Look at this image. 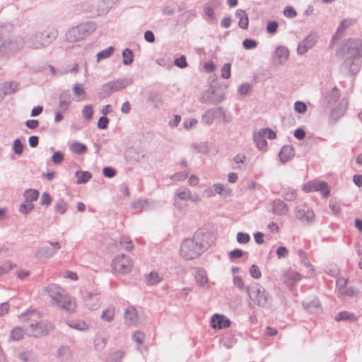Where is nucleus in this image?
I'll return each instance as SVG.
<instances>
[{
    "mask_svg": "<svg viewBox=\"0 0 362 362\" xmlns=\"http://www.w3.org/2000/svg\"><path fill=\"white\" fill-rule=\"evenodd\" d=\"M20 317L22 319L25 333L30 337H43L54 329V324L43 320L40 312L36 310H28Z\"/></svg>",
    "mask_w": 362,
    "mask_h": 362,
    "instance_id": "1",
    "label": "nucleus"
},
{
    "mask_svg": "<svg viewBox=\"0 0 362 362\" xmlns=\"http://www.w3.org/2000/svg\"><path fill=\"white\" fill-rule=\"evenodd\" d=\"M211 235L202 230H197L192 238H186L180 245L181 256L185 259L198 257L211 245Z\"/></svg>",
    "mask_w": 362,
    "mask_h": 362,
    "instance_id": "2",
    "label": "nucleus"
},
{
    "mask_svg": "<svg viewBox=\"0 0 362 362\" xmlns=\"http://www.w3.org/2000/svg\"><path fill=\"white\" fill-rule=\"evenodd\" d=\"M45 291L52 298L54 305L69 313L75 311L76 307L75 300L68 295L62 287L52 284L46 287Z\"/></svg>",
    "mask_w": 362,
    "mask_h": 362,
    "instance_id": "3",
    "label": "nucleus"
},
{
    "mask_svg": "<svg viewBox=\"0 0 362 362\" xmlns=\"http://www.w3.org/2000/svg\"><path fill=\"white\" fill-rule=\"evenodd\" d=\"M58 30L48 28L43 31L27 35V45L32 49H41L50 45L58 36Z\"/></svg>",
    "mask_w": 362,
    "mask_h": 362,
    "instance_id": "4",
    "label": "nucleus"
},
{
    "mask_svg": "<svg viewBox=\"0 0 362 362\" xmlns=\"http://www.w3.org/2000/svg\"><path fill=\"white\" fill-rule=\"evenodd\" d=\"M96 28V23L93 21L81 23L66 32V39L69 42H79L90 36Z\"/></svg>",
    "mask_w": 362,
    "mask_h": 362,
    "instance_id": "5",
    "label": "nucleus"
},
{
    "mask_svg": "<svg viewBox=\"0 0 362 362\" xmlns=\"http://www.w3.org/2000/svg\"><path fill=\"white\" fill-rule=\"evenodd\" d=\"M246 292L250 298L259 307L267 308L272 306V296L259 284L255 283L246 288Z\"/></svg>",
    "mask_w": 362,
    "mask_h": 362,
    "instance_id": "6",
    "label": "nucleus"
},
{
    "mask_svg": "<svg viewBox=\"0 0 362 362\" xmlns=\"http://www.w3.org/2000/svg\"><path fill=\"white\" fill-rule=\"evenodd\" d=\"M133 83L132 78H122L104 83L99 93L101 98L109 97L112 93L120 91Z\"/></svg>",
    "mask_w": 362,
    "mask_h": 362,
    "instance_id": "7",
    "label": "nucleus"
},
{
    "mask_svg": "<svg viewBox=\"0 0 362 362\" xmlns=\"http://www.w3.org/2000/svg\"><path fill=\"white\" fill-rule=\"evenodd\" d=\"M97 1H85L77 4L74 10V13L76 15L86 13L90 16H100L106 13L108 11L109 5L105 6H98Z\"/></svg>",
    "mask_w": 362,
    "mask_h": 362,
    "instance_id": "8",
    "label": "nucleus"
},
{
    "mask_svg": "<svg viewBox=\"0 0 362 362\" xmlns=\"http://www.w3.org/2000/svg\"><path fill=\"white\" fill-rule=\"evenodd\" d=\"M27 45V40L24 37L18 36L12 40H5L0 45V55L6 56L8 54L15 53Z\"/></svg>",
    "mask_w": 362,
    "mask_h": 362,
    "instance_id": "9",
    "label": "nucleus"
},
{
    "mask_svg": "<svg viewBox=\"0 0 362 362\" xmlns=\"http://www.w3.org/2000/svg\"><path fill=\"white\" fill-rule=\"evenodd\" d=\"M112 268L115 273L126 274L132 269V262L130 257L124 254L116 255L112 261Z\"/></svg>",
    "mask_w": 362,
    "mask_h": 362,
    "instance_id": "10",
    "label": "nucleus"
},
{
    "mask_svg": "<svg viewBox=\"0 0 362 362\" xmlns=\"http://www.w3.org/2000/svg\"><path fill=\"white\" fill-rule=\"evenodd\" d=\"M295 216L303 223L311 224L315 221L314 211L306 204H299L296 206Z\"/></svg>",
    "mask_w": 362,
    "mask_h": 362,
    "instance_id": "11",
    "label": "nucleus"
},
{
    "mask_svg": "<svg viewBox=\"0 0 362 362\" xmlns=\"http://www.w3.org/2000/svg\"><path fill=\"white\" fill-rule=\"evenodd\" d=\"M303 189L305 192H320L324 197H328L330 193V189L326 182L316 180L305 184L303 187Z\"/></svg>",
    "mask_w": 362,
    "mask_h": 362,
    "instance_id": "12",
    "label": "nucleus"
},
{
    "mask_svg": "<svg viewBox=\"0 0 362 362\" xmlns=\"http://www.w3.org/2000/svg\"><path fill=\"white\" fill-rule=\"evenodd\" d=\"M225 99V95L223 93H218L214 88H209L204 91L199 101L204 104L218 105Z\"/></svg>",
    "mask_w": 362,
    "mask_h": 362,
    "instance_id": "13",
    "label": "nucleus"
},
{
    "mask_svg": "<svg viewBox=\"0 0 362 362\" xmlns=\"http://www.w3.org/2000/svg\"><path fill=\"white\" fill-rule=\"evenodd\" d=\"M318 35L316 32L310 33L302 42H300L297 47V52L302 55L311 49L317 42Z\"/></svg>",
    "mask_w": 362,
    "mask_h": 362,
    "instance_id": "14",
    "label": "nucleus"
},
{
    "mask_svg": "<svg viewBox=\"0 0 362 362\" xmlns=\"http://www.w3.org/2000/svg\"><path fill=\"white\" fill-rule=\"evenodd\" d=\"M191 198L190 190L185 187L177 188L175 193L174 204L178 209L182 210L186 207V204L180 203V201H188Z\"/></svg>",
    "mask_w": 362,
    "mask_h": 362,
    "instance_id": "15",
    "label": "nucleus"
},
{
    "mask_svg": "<svg viewBox=\"0 0 362 362\" xmlns=\"http://www.w3.org/2000/svg\"><path fill=\"white\" fill-rule=\"evenodd\" d=\"M49 246H43L39 248L36 255L45 259L52 257L60 249V245L58 242H49Z\"/></svg>",
    "mask_w": 362,
    "mask_h": 362,
    "instance_id": "16",
    "label": "nucleus"
},
{
    "mask_svg": "<svg viewBox=\"0 0 362 362\" xmlns=\"http://www.w3.org/2000/svg\"><path fill=\"white\" fill-rule=\"evenodd\" d=\"M221 0H210L204 5V18L206 21H214L216 20L215 10L221 4Z\"/></svg>",
    "mask_w": 362,
    "mask_h": 362,
    "instance_id": "17",
    "label": "nucleus"
},
{
    "mask_svg": "<svg viewBox=\"0 0 362 362\" xmlns=\"http://www.w3.org/2000/svg\"><path fill=\"white\" fill-rule=\"evenodd\" d=\"M361 57V53L359 50H356L354 56L350 59H345L344 62L341 65L342 67L349 68V72L352 75H355L360 71V65L357 59Z\"/></svg>",
    "mask_w": 362,
    "mask_h": 362,
    "instance_id": "18",
    "label": "nucleus"
},
{
    "mask_svg": "<svg viewBox=\"0 0 362 362\" xmlns=\"http://www.w3.org/2000/svg\"><path fill=\"white\" fill-rule=\"evenodd\" d=\"M98 295V293L89 291H85L82 293V297L88 309L95 310L99 308L100 303Z\"/></svg>",
    "mask_w": 362,
    "mask_h": 362,
    "instance_id": "19",
    "label": "nucleus"
},
{
    "mask_svg": "<svg viewBox=\"0 0 362 362\" xmlns=\"http://www.w3.org/2000/svg\"><path fill=\"white\" fill-rule=\"evenodd\" d=\"M230 325V320L223 315L214 314L211 319V326L214 329H224Z\"/></svg>",
    "mask_w": 362,
    "mask_h": 362,
    "instance_id": "20",
    "label": "nucleus"
},
{
    "mask_svg": "<svg viewBox=\"0 0 362 362\" xmlns=\"http://www.w3.org/2000/svg\"><path fill=\"white\" fill-rule=\"evenodd\" d=\"M305 310L311 314L318 315L322 312V306L317 298L313 300H304L302 303Z\"/></svg>",
    "mask_w": 362,
    "mask_h": 362,
    "instance_id": "21",
    "label": "nucleus"
},
{
    "mask_svg": "<svg viewBox=\"0 0 362 362\" xmlns=\"http://www.w3.org/2000/svg\"><path fill=\"white\" fill-rule=\"evenodd\" d=\"M19 83L16 81H8L0 83V96L11 95L18 90Z\"/></svg>",
    "mask_w": 362,
    "mask_h": 362,
    "instance_id": "22",
    "label": "nucleus"
},
{
    "mask_svg": "<svg viewBox=\"0 0 362 362\" xmlns=\"http://www.w3.org/2000/svg\"><path fill=\"white\" fill-rule=\"evenodd\" d=\"M221 110V107H213L207 110L202 117V122L207 124H211L214 119H218V112L217 111Z\"/></svg>",
    "mask_w": 362,
    "mask_h": 362,
    "instance_id": "23",
    "label": "nucleus"
},
{
    "mask_svg": "<svg viewBox=\"0 0 362 362\" xmlns=\"http://www.w3.org/2000/svg\"><path fill=\"white\" fill-rule=\"evenodd\" d=\"M273 212L276 215H286L288 211V206L280 199H276L272 204Z\"/></svg>",
    "mask_w": 362,
    "mask_h": 362,
    "instance_id": "24",
    "label": "nucleus"
},
{
    "mask_svg": "<svg viewBox=\"0 0 362 362\" xmlns=\"http://www.w3.org/2000/svg\"><path fill=\"white\" fill-rule=\"evenodd\" d=\"M301 279V276L296 272L290 271L285 274L284 282L287 287L293 288L296 284Z\"/></svg>",
    "mask_w": 362,
    "mask_h": 362,
    "instance_id": "25",
    "label": "nucleus"
},
{
    "mask_svg": "<svg viewBox=\"0 0 362 362\" xmlns=\"http://www.w3.org/2000/svg\"><path fill=\"white\" fill-rule=\"evenodd\" d=\"M294 148L291 145L284 146L279 152V158L282 163H286L294 156Z\"/></svg>",
    "mask_w": 362,
    "mask_h": 362,
    "instance_id": "26",
    "label": "nucleus"
},
{
    "mask_svg": "<svg viewBox=\"0 0 362 362\" xmlns=\"http://www.w3.org/2000/svg\"><path fill=\"white\" fill-rule=\"evenodd\" d=\"M146 157V154L141 151L132 148L126 151L125 158L129 161L140 162Z\"/></svg>",
    "mask_w": 362,
    "mask_h": 362,
    "instance_id": "27",
    "label": "nucleus"
},
{
    "mask_svg": "<svg viewBox=\"0 0 362 362\" xmlns=\"http://www.w3.org/2000/svg\"><path fill=\"white\" fill-rule=\"evenodd\" d=\"M348 105V100L343 98L337 107L332 111L331 117L339 118L342 116L347 110Z\"/></svg>",
    "mask_w": 362,
    "mask_h": 362,
    "instance_id": "28",
    "label": "nucleus"
},
{
    "mask_svg": "<svg viewBox=\"0 0 362 362\" xmlns=\"http://www.w3.org/2000/svg\"><path fill=\"white\" fill-rule=\"evenodd\" d=\"M124 320L126 324L129 325H134L136 322L138 315L136 310L133 307L127 308L124 311Z\"/></svg>",
    "mask_w": 362,
    "mask_h": 362,
    "instance_id": "29",
    "label": "nucleus"
},
{
    "mask_svg": "<svg viewBox=\"0 0 362 362\" xmlns=\"http://www.w3.org/2000/svg\"><path fill=\"white\" fill-rule=\"evenodd\" d=\"M289 56L288 49L284 46H279L275 52V58L278 60L279 64H284Z\"/></svg>",
    "mask_w": 362,
    "mask_h": 362,
    "instance_id": "30",
    "label": "nucleus"
},
{
    "mask_svg": "<svg viewBox=\"0 0 362 362\" xmlns=\"http://www.w3.org/2000/svg\"><path fill=\"white\" fill-rule=\"evenodd\" d=\"M253 140L258 149L265 151L267 149V141L264 136L259 132H255L253 134Z\"/></svg>",
    "mask_w": 362,
    "mask_h": 362,
    "instance_id": "31",
    "label": "nucleus"
},
{
    "mask_svg": "<svg viewBox=\"0 0 362 362\" xmlns=\"http://www.w3.org/2000/svg\"><path fill=\"white\" fill-rule=\"evenodd\" d=\"M194 278L196 282L202 286H205L208 283V278L206 276V272L204 269L202 268H199L195 271Z\"/></svg>",
    "mask_w": 362,
    "mask_h": 362,
    "instance_id": "32",
    "label": "nucleus"
},
{
    "mask_svg": "<svg viewBox=\"0 0 362 362\" xmlns=\"http://www.w3.org/2000/svg\"><path fill=\"white\" fill-rule=\"evenodd\" d=\"M235 16L239 18V27L243 29H247L248 27V18L245 11L243 9H238L235 11Z\"/></svg>",
    "mask_w": 362,
    "mask_h": 362,
    "instance_id": "33",
    "label": "nucleus"
},
{
    "mask_svg": "<svg viewBox=\"0 0 362 362\" xmlns=\"http://www.w3.org/2000/svg\"><path fill=\"white\" fill-rule=\"evenodd\" d=\"M24 327H16L12 329L9 335V340L13 341H18L23 339L25 333Z\"/></svg>",
    "mask_w": 362,
    "mask_h": 362,
    "instance_id": "34",
    "label": "nucleus"
},
{
    "mask_svg": "<svg viewBox=\"0 0 362 362\" xmlns=\"http://www.w3.org/2000/svg\"><path fill=\"white\" fill-rule=\"evenodd\" d=\"M163 278L156 272H151L146 276L145 280L148 286H154L162 281Z\"/></svg>",
    "mask_w": 362,
    "mask_h": 362,
    "instance_id": "35",
    "label": "nucleus"
},
{
    "mask_svg": "<svg viewBox=\"0 0 362 362\" xmlns=\"http://www.w3.org/2000/svg\"><path fill=\"white\" fill-rule=\"evenodd\" d=\"M115 307L112 305H109L107 308H105L101 315V319L105 322H111L113 320L115 317Z\"/></svg>",
    "mask_w": 362,
    "mask_h": 362,
    "instance_id": "36",
    "label": "nucleus"
},
{
    "mask_svg": "<svg viewBox=\"0 0 362 362\" xmlns=\"http://www.w3.org/2000/svg\"><path fill=\"white\" fill-rule=\"evenodd\" d=\"M23 196L25 197V202L32 203L34 201H36L39 197V192L37 189H28L24 193Z\"/></svg>",
    "mask_w": 362,
    "mask_h": 362,
    "instance_id": "37",
    "label": "nucleus"
},
{
    "mask_svg": "<svg viewBox=\"0 0 362 362\" xmlns=\"http://www.w3.org/2000/svg\"><path fill=\"white\" fill-rule=\"evenodd\" d=\"M148 200L147 199H139L132 203V206L134 210L135 213L141 212L148 208Z\"/></svg>",
    "mask_w": 362,
    "mask_h": 362,
    "instance_id": "38",
    "label": "nucleus"
},
{
    "mask_svg": "<svg viewBox=\"0 0 362 362\" xmlns=\"http://www.w3.org/2000/svg\"><path fill=\"white\" fill-rule=\"evenodd\" d=\"M282 197L287 202H293L296 198V192L291 187H286L282 189Z\"/></svg>",
    "mask_w": 362,
    "mask_h": 362,
    "instance_id": "39",
    "label": "nucleus"
},
{
    "mask_svg": "<svg viewBox=\"0 0 362 362\" xmlns=\"http://www.w3.org/2000/svg\"><path fill=\"white\" fill-rule=\"evenodd\" d=\"M126 352L124 350L119 349L113 351L108 356L109 362H122Z\"/></svg>",
    "mask_w": 362,
    "mask_h": 362,
    "instance_id": "40",
    "label": "nucleus"
},
{
    "mask_svg": "<svg viewBox=\"0 0 362 362\" xmlns=\"http://www.w3.org/2000/svg\"><path fill=\"white\" fill-rule=\"evenodd\" d=\"M75 175L78 177L76 181L77 185L85 184L88 182L92 177L91 173L88 171H76Z\"/></svg>",
    "mask_w": 362,
    "mask_h": 362,
    "instance_id": "41",
    "label": "nucleus"
},
{
    "mask_svg": "<svg viewBox=\"0 0 362 362\" xmlns=\"http://www.w3.org/2000/svg\"><path fill=\"white\" fill-rule=\"evenodd\" d=\"M335 320L337 322L339 321H355L356 317L354 314L347 312V311H341L337 313L334 317Z\"/></svg>",
    "mask_w": 362,
    "mask_h": 362,
    "instance_id": "42",
    "label": "nucleus"
},
{
    "mask_svg": "<svg viewBox=\"0 0 362 362\" xmlns=\"http://www.w3.org/2000/svg\"><path fill=\"white\" fill-rule=\"evenodd\" d=\"M122 62L124 65H130L134 60V54L131 49L125 48L122 51Z\"/></svg>",
    "mask_w": 362,
    "mask_h": 362,
    "instance_id": "43",
    "label": "nucleus"
},
{
    "mask_svg": "<svg viewBox=\"0 0 362 362\" xmlns=\"http://www.w3.org/2000/svg\"><path fill=\"white\" fill-rule=\"evenodd\" d=\"M70 149L73 153L81 155L86 152L87 146L82 143L76 141L71 144Z\"/></svg>",
    "mask_w": 362,
    "mask_h": 362,
    "instance_id": "44",
    "label": "nucleus"
},
{
    "mask_svg": "<svg viewBox=\"0 0 362 362\" xmlns=\"http://www.w3.org/2000/svg\"><path fill=\"white\" fill-rule=\"evenodd\" d=\"M73 91L76 97V101H81L85 98L86 91L82 85L76 83L73 87Z\"/></svg>",
    "mask_w": 362,
    "mask_h": 362,
    "instance_id": "45",
    "label": "nucleus"
},
{
    "mask_svg": "<svg viewBox=\"0 0 362 362\" xmlns=\"http://www.w3.org/2000/svg\"><path fill=\"white\" fill-rule=\"evenodd\" d=\"M69 326L73 329L85 331L88 329V325L83 320H74L68 323Z\"/></svg>",
    "mask_w": 362,
    "mask_h": 362,
    "instance_id": "46",
    "label": "nucleus"
},
{
    "mask_svg": "<svg viewBox=\"0 0 362 362\" xmlns=\"http://www.w3.org/2000/svg\"><path fill=\"white\" fill-rule=\"evenodd\" d=\"M351 25V20L349 19H344L341 21L340 24L339 25L337 32L334 34V35L332 37V40L337 38V36L338 35H342L344 32V30L349 28Z\"/></svg>",
    "mask_w": 362,
    "mask_h": 362,
    "instance_id": "47",
    "label": "nucleus"
},
{
    "mask_svg": "<svg viewBox=\"0 0 362 362\" xmlns=\"http://www.w3.org/2000/svg\"><path fill=\"white\" fill-rule=\"evenodd\" d=\"M58 356L62 360H69L71 358V351L67 346H62L58 349Z\"/></svg>",
    "mask_w": 362,
    "mask_h": 362,
    "instance_id": "48",
    "label": "nucleus"
},
{
    "mask_svg": "<svg viewBox=\"0 0 362 362\" xmlns=\"http://www.w3.org/2000/svg\"><path fill=\"white\" fill-rule=\"evenodd\" d=\"M114 51H115L114 47L110 46V47L99 52L97 54L98 62L110 57L113 54Z\"/></svg>",
    "mask_w": 362,
    "mask_h": 362,
    "instance_id": "49",
    "label": "nucleus"
},
{
    "mask_svg": "<svg viewBox=\"0 0 362 362\" xmlns=\"http://www.w3.org/2000/svg\"><path fill=\"white\" fill-rule=\"evenodd\" d=\"M119 244L127 251H131L134 248V245L129 237L122 236L120 238Z\"/></svg>",
    "mask_w": 362,
    "mask_h": 362,
    "instance_id": "50",
    "label": "nucleus"
},
{
    "mask_svg": "<svg viewBox=\"0 0 362 362\" xmlns=\"http://www.w3.org/2000/svg\"><path fill=\"white\" fill-rule=\"evenodd\" d=\"M54 209L56 213L64 214L66 211L67 204L64 200L60 199L56 203Z\"/></svg>",
    "mask_w": 362,
    "mask_h": 362,
    "instance_id": "51",
    "label": "nucleus"
},
{
    "mask_svg": "<svg viewBox=\"0 0 362 362\" xmlns=\"http://www.w3.org/2000/svg\"><path fill=\"white\" fill-rule=\"evenodd\" d=\"M34 206L33 203L24 202L20 205L19 211L21 214H28L34 209Z\"/></svg>",
    "mask_w": 362,
    "mask_h": 362,
    "instance_id": "52",
    "label": "nucleus"
},
{
    "mask_svg": "<svg viewBox=\"0 0 362 362\" xmlns=\"http://www.w3.org/2000/svg\"><path fill=\"white\" fill-rule=\"evenodd\" d=\"M64 153L59 151H55L51 157V160L55 165H59L64 160Z\"/></svg>",
    "mask_w": 362,
    "mask_h": 362,
    "instance_id": "53",
    "label": "nucleus"
},
{
    "mask_svg": "<svg viewBox=\"0 0 362 362\" xmlns=\"http://www.w3.org/2000/svg\"><path fill=\"white\" fill-rule=\"evenodd\" d=\"M83 117L86 120H90L93 117V110L90 105H87L83 107L82 110Z\"/></svg>",
    "mask_w": 362,
    "mask_h": 362,
    "instance_id": "54",
    "label": "nucleus"
},
{
    "mask_svg": "<svg viewBox=\"0 0 362 362\" xmlns=\"http://www.w3.org/2000/svg\"><path fill=\"white\" fill-rule=\"evenodd\" d=\"M236 240L240 244H246L250 240V236L248 233L238 232L236 236Z\"/></svg>",
    "mask_w": 362,
    "mask_h": 362,
    "instance_id": "55",
    "label": "nucleus"
},
{
    "mask_svg": "<svg viewBox=\"0 0 362 362\" xmlns=\"http://www.w3.org/2000/svg\"><path fill=\"white\" fill-rule=\"evenodd\" d=\"M65 94H66L65 93H62L61 94L60 101H59V107L60 108L61 110H63V111H66L68 109V107L69 106V104L71 102V98L63 99V96Z\"/></svg>",
    "mask_w": 362,
    "mask_h": 362,
    "instance_id": "56",
    "label": "nucleus"
},
{
    "mask_svg": "<svg viewBox=\"0 0 362 362\" xmlns=\"http://www.w3.org/2000/svg\"><path fill=\"white\" fill-rule=\"evenodd\" d=\"M13 151L17 155H21L23 151V146L19 139H16L13 143Z\"/></svg>",
    "mask_w": 362,
    "mask_h": 362,
    "instance_id": "57",
    "label": "nucleus"
},
{
    "mask_svg": "<svg viewBox=\"0 0 362 362\" xmlns=\"http://www.w3.org/2000/svg\"><path fill=\"white\" fill-rule=\"evenodd\" d=\"M294 110L299 114H304L307 110V105L304 102L298 100L294 103Z\"/></svg>",
    "mask_w": 362,
    "mask_h": 362,
    "instance_id": "58",
    "label": "nucleus"
},
{
    "mask_svg": "<svg viewBox=\"0 0 362 362\" xmlns=\"http://www.w3.org/2000/svg\"><path fill=\"white\" fill-rule=\"evenodd\" d=\"M265 139H274L276 138V133L269 128H263L259 131Z\"/></svg>",
    "mask_w": 362,
    "mask_h": 362,
    "instance_id": "59",
    "label": "nucleus"
},
{
    "mask_svg": "<svg viewBox=\"0 0 362 362\" xmlns=\"http://www.w3.org/2000/svg\"><path fill=\"white\" fill-rule=\"evenodd\" d=\"M243 46L245 49H252L257 47V42L252 39H245L243 42Z\"/></svg>",
    "mask_w": 362,
    "mask_h": 362,
    "instance_id": "60",
    "label": "nucleus"
},
{
    "mask_svg": "<svg viewBox=\"0 0 362 362\" xmlns=\"http://www.w3.org/2000/svg\"><path fill=\"white\" fill-rule=\"evenodd\" d=\"M174 64L176 66L180 69L186 68L188 66L186 57L184 55H181L180 57L176 58L174 61Z\"/></svg>",
    "mask_w": 362,
    "mask_h": 362,
    "instance_id": "61",
    "label": "nucleus"
},
{
    "mask_svg": "<svg viewBox=\"0 0 362 362\" xmlns=\"http://www.w3.org/2000/svg\"><path fill=\"white\" fill-rule=\"evenodd\" d=\"M249 272L250 276L254 279H259L262 276V273L256 264H252L250 267Z\"/></svg>",
    "mask_w": 362,
    "mask_h": 362,
    "instance_id": "62",
    "label": "nucleus"
},
{
    "mask_svg": "<svg viewBox=\"0 0 362 362\" xmlns=\"http://www.w3.org/2000/svg\"><path fill=\"white\" fill-rule=\"evenodd\" d=\"M230 63H226L221 68V77L228 79L230 77Z\"/></svg>",
    "mask_w": 362,
    "mask_h": 362,
    "instance_id": "63",
    "label": "nucleus"
},
{
    "mask_svg": "<svg viewBox=\"0 0 362 362\" xmlns=\"http://www.w3.org/2000/svg\"><path fill=\"white\" fill-rule=\"evenodd\" d=\"M329 206V208L332 209L333 214H334L335 215H338L341 212V209L339 202L334 200H330Z\"/></svg>",
    "mask_w": 362,
    "mask_h": 362,
    "instance_id": "64",
    "label": "nucleus"
}]
</instances>
